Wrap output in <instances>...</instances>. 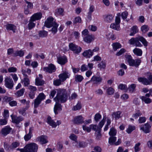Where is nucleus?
I'll return each instance as SVG.
<instances>
[{"mask_svg": "<svg viewBox=\"0 0 152 152\" xmlns=\"http://www.w3.org/2000/svg\"><path fill=\"white\" fill-rule=\"evenodd\" d=\"M118 88L121 90H124L125 92H127L128 91V88L125 85L121 84L118 86Z\"/></svg>", "mask_w": 152, "mask_h": 152, "instance_id": "obj_44", "label": "nucleus"}, {"mask_svg": "<svg viewBox=\"0 0 152 152\" xmlns=\"http://www.w3.org/2000/svg\"><path fill=\"white\" fill-rule=\"evenodd\" d=\"M116 130L114 128L112 127L110 129V131L109 133V134L111 136H115L116 135Z\"/></svg>", "mask_w": 152, "mask_h": 152, "instance_id": "obj_43", "label": "nucleus"}, {"mask_svg": "<svg viewBox=\"0 0 152 152\" xmlns=\"http://www.w3.org/2000/svg\"><path fill=\"white\" fill-rule=\"evenodd\" d=\"M43 70L46 72L51 73L55 71L56 69L55 66L52 64H50L48 67H44Z\"/></svg>", "mask_w": 152, "mask_h": 152, "instance_id": "obj_8", "label": "nucleus"}, {"mask_svg": "<svg viewBox=\"0 0 152 152\" xmlns=\"http://www.w3.org/2000/svg\"><path fill=\"white\" fill-rule=\"evenodd\" d=\"M20 145L19 142H13L11 145H10V149H15L18 147Z\"/></svg>", "mask_w": 152, "mask_h": 152, "instance_id": "obj_41", "label": "nucleus"}, {"mask_svg": "<svg viewBox=\"0 0 152 152\" xmlns=\"http://www.w3.org/2000/svg\"><path fill=\"white\" fill-rule=\"evenodd\" d=\"M57 61L59 64L64 65L67 62V58L65 56H59L57 58Z\"/></svg>", "mask_w": 152, "mask_h": 152, "instance_id": "obj_14", "label": "nucleus"}, {"mask_svg": "<svg viewBox=\"0 0 152 152\" xmlns=\"http://www.w3.org/2000/svg\"><path fill=\"white\" fill-rule=\"evenodd\" d=\"M38 140L42 144H45L48 142L47 137L44 135H42L38 138Z\"/></svg>", "mask_w": 152, "mask_h": 152, "instance_id": "obj_20", "label": "nucleus"}, {"mask_svg": "<svg viewBox=\"0 0 152 152\" xmlns=\"http://www.w3.org/2000/svg\"><path fill=\"white\" fill-rule=\"evenodd\" d=\"M69 47L71 50L73 51L74 53L76 54L80 53L82 50L81 48L72 43L69 44Z\"/></svg>", "mask_w": 152, "mask_h": 152, "instance_id": "obj_7", "label": "nucleus"}, {"mask_svg": "<svg viewBox=\"0 0 152 152\" xmlns=\"http://www.w3.org/2000/svg\"><path fill=\"white\" fill-rule=\"evenodd\" d=\"M78 144L79 145V148H84L87 146L86 144L84 142L80 141L78 142Z\"/></svg>", "mask_w": 152, "mask_h": 152, "instance_id": "obj_61", "label": "nucleus"}, {"mask_svg": "<svg viewBox=\"0 0 152 152\" xmlns=\"http://www.w3.org/2000/svg\"><path fill=\"white\" fill-rule=\"evenodd\" d=\"M48 32L45 31H39L38 34L39 37H46L48 35Z\"/></svg>", "mask_w": 152, "mask_h": 152, "instance_id": "obj_33", "label": "nucleus"}, {"mask_svg": "<svg viewBox=\"0 0 152 152\" xmlns=\"http://www.w3.org/2000/svg\"><path fill=\"white\" fill-rule=\"evenodd\" d=\"M138 80L140 82L142 83L143 84L145 85H150L148 79L143 77H139L138 78Z\"/></svg>", "mask_w": 152, "mask_h": 152, "instance_id": "obj_19", "label": "nucleus"}, {"mask_svg": "<svg viewBox=\"0 0 152 152\" xmlns=\"http://www.w3.org/2000/svg\"><path fill=\"white\" fill-rule=\"evenodd\" d=\"M128 15V13L127 11H124L121 13V17L123 20H125L127 18V16Z\"/></svg>", "mask_w": 152, "mask_h": 152, "instance_id": "obj_60", "label": "nucleus"}, {"mask_svg": "<svg viewBox=\"0 0 152 152\" xmlns=\"http://www.w3.org/2000/svg\"><path fill=\"white\" fill-rule=\"evenodd\" d=\"M133 102L136 106L139 105L140 104V102L139 101V99L137 98H134L133 100Z\"/></svg>", "mask_w": 152, "mask_h": 152, "instance_id": "obj_64", "label": "nucleus"}, {"mask_svg": "<svg viewBox=\"0 0 152 152\" xmlns=\"http://www.w3.org/2000/svg\"><path fill=\"white\" fill-rule=\"evenodd\" d=\"M37 150L38 146L34 143L27 144L23 148H18L17 149L20 152H37Z\"/></svg>", "mask_w": 152, "mask_h": 152, "instance_id": "obj_2", "label": "nucleus"}, {"mask_svg": "<svg viewBox=\"0 0 152 152\" xmlns=\"http://www.w3.org/2000/svg\"><path fill=\"white\" fill-rule=\"evenodd\" d=\"M140 98L141 99L142 101L146 104H149L152 102L151 100L150 99L146 97V96H142Z\"/></svg>", "mask_w": 152, "mask_h": 152, "instance_id": "obj_36", "label": "nucleus"}, {"mask_svg": "<svg viewBox=\"0 0 152 152\" xmlns=\"http://www.w3.org/2000/svg\"><path fill=\"white\" fill-rule=\"evenodd\" d=\"M33 127L30 128L29 133L26 134L24 137V139L25 141H28L31 139L32 136V131L33 130Z\"/></svg>", "mask_w": 152, "mask_h": 152, "instance_id": "obj_21", "label": "nucleus"}, {"mask_svg": "<svg viewBox=\"0 0 152 152\" xmlns=\"http://www.w3.org/2000/svg\"><path fill=\"white\" fill-rule=\"evenodd\" d=\"M81 108V106L80 103H78L77 105L74 106L73 107V110H76L80 109Z\"/></svg>", "mask_w": 152, "mask_h": 152, "instance_id": "obj_59", "label": "nucleus"}, {"mask_svg": "<svg viewBox=\"0 0 152 152\" xmlns=\"http://www.w3.org/2000/svg\"><path fill=\"white\" fill-rule=\"evenodd\" d=\"M47 123L53 127L55 128L57 126L56 123L51 119L50 116H48L47 118Z\"/></svg>", "mask_w": 152, "mask_h": 152, "instance_id": "obj_23", "label": "nucleus"}, {"mask_svg": "<svg viewBox=\"0 0 152 152\" xmlns=\"http://www.w3.org/2000/svg\"><path fill=\"white\" fill-rule=\"evenodd\" d=\"M112 46L114 51H116L117 49L121 47V45L118 42L114 43L112 44Z\"/></svg>", "mask_w": 152, "mask_h": 152, "instance_id": "obj_32", "label": "nucleus"}, {"mask_svg": "<svg viewBox=\"0 0 152 152\" xmlns=\"http://www.w3.org/2000/svg\"><path fill=\"white\" fill-rule=\"evenodd\" d=\"M70 75L69 74L68 72L65 71L62 73L59 74L58 75V77L62 82L65 81L66 79L69 77Z\"/></svg>", "mask_w": 152, "mask_h": 152, "instance_id": "obj_12", "label": "nucleus"}, {"mask_svg": "<svg viewBox=\"0 0 152 152\" xmlns=\"http://www.w3.org/2000/svg\"><path fill=\"white\" fill-rule=\"evenodd\" d=\"M25 89L22 88L20 90L18 91L15 94L18 97H20L22 96L24 92Z\"/></svg>", "mask_w": 152, "mask_h": 152, "instance_id": "obj_48", "label": "nucleus"}, {"mask_svg": "<svg viewBox=\"0 0 152 152\" xmlns=\"http://www.w3.org/2000/svg\"><path fill=\"white\" fill-rule=\"evenodd\" d=\"M83 79V77L80 75H77L75 76V80L76 82H80Z\"/></svg>", "mask_w": 152, "mask_h": 152, "instance_id": "obj_51", "label": "nucleus"}, {"mask_svg": "<svg viewBox=\"0 0 152 152\" xmlns=\"http://www.w3.org/2000/svg\"><path fill=\"white\" fill-rule=\"evenodd\" d=\"M42 14L40 12L34 13L31 17V20L35 21L36 20H39L42 18Z\"/></svg>", "mask_w": 152, "mask_h": 152, "instance_id": "obj_17", "label": "nucleus"}, {"mask_svg": "<svg viewBox=\"0 0 152 152\" xmlns=\"http://www.w3.org/2000/svg\"><path fill=\"white\" fill-rule=\"evenodd\" d=\"M5 86L9 89H12L14 85L12 80L10 78L7 77L5 78Z\"/></svg>", "mask_w": 152, "mask_h": 152, "instance_id": "obj_6", "label": "nucleus"}, {"mask_svg": "<svg viewBox=\"0 0 152 152\" xmlns=\"http://www.w3.org/2000/svg\"><path fill=\"white\" fill-rule=\"evenodd\" d=\"M107 92L109 95H113L114 93V90L112 88L110 87L107 88Z\"/></svg>", "mask_w": 152, "mask_h": 152, "instance_id": "obj_50", "label": "nucleus"}, {"mask_svg": "<svg viewBox=\"0 0 152 152\" xmlns=\"http://www.w3.org/2000/svg\"><path fill=\"white\" fill-rule=\"evenodd\" d=\"M120 13H118L117 14L118 16H116L115 19V23H117V24L120 25Z\"/></svg>", "mask_w": 152, "mask_h": 152, "instance_id": "obj_55", "label": "nucleus"}, {"mask_svg": "<svg viewBox=\"0 0 152 152\" xmlns=\"http://www.w3.org/2000/svg\"><path fill=\"white\" fill-rule=\"evenodd\" d=\"M57 94L54 99L56 102L64 103L67 100L68 95L67 92L64 89H58L57 90Z\"/></svg>", "mask_w": 152, "mask_h": 152, "instance_id": "obj_1", "label": "nucleus"}, {"mask_svg": "<svg viewBox=\"0 0 152 152\" xmlns=\"http://www.w3.org/2000/svg\"><path fill=\"white\" fill-rule=\"evenodd\" d=\"M142 113L140 112V110H137L136 113L132 115V117L135 119H137L138 117L141 116Z\"/></svg>", "mask_w": 152, "mask_h": 152, "instance_id": "obj_47", "label": "nucleus"}, {"mask_svg": "<svg viewBox=\"0 0 152 152\" xmlns=\"http://www.w3.org/2000/svg\"><path fill=\"white\" fill-rule=\"evenodd\" d=\"M82 55L83 56L87 58H89L93 55V52L91 49L85 50L83 53Z\"/></svg>", "mask_w": 152, "mask_h": 152, "instance_id": "obj_16", "label": "nucleus"}, {"mask_svg": "<svg viewBox=\"0 0 152 152\" xmlns=\"http://www.w3.org/2000/svg\"><path fill=\"white\" fill-rule=\"evenodd\" d=\"M151 127V126L148 123H146L144 125H142L140 126V129L142 130L145 133H147L150 132V129Z\"/></svg>", "mask_w": 152, "mask_h": 152, "instance_id": "obj_13", "label": "nucleus"}, {"mask_svg": "<svg viewBox=\"0 0 152 152\" xmlns=\"http://www.w3.org/2000/svg\"><path fill=\"white\" fill-rule=\"evenodd\" d=\"M94 40V37L92 35H87L84 38V41L87 43H90Z\"/></svg>", "mask_w": 152, "mask_h": 152, "instance_id": "obj_22", "label": "nucleus"}, {"mask_svg": "<svg viewBox=\"0 0 152 152\" xmlns=\"http://www.w3.org/2000/svg\"><path fill=\"white\" fill-rule=\"evenodd\" d=\"M12 129V128L10 127L9 126H5L1 129L0 133L2 135L5 136L10 133Z\"/></svg>", "mask_w": 152, "mask_h": 152, "instance_id": "obj_9", "label": "nucleus"}, {"mask_svg": "<svg viewBox=\"0 0 152 152\" xmlns=\"http://www.w3.org/2000/svg\"><path fill=\"white\" fill-rule=\"evenodd\" d=\"M132 32L129 35L131 36H134V34L138 32L137 27L136 26H133L131 28Z\"/></svg>", "mask_w": 152, "mask_h": 152, "instance_id": "obj_38", "label": "nucleus"}, {"mask_svg": "<svg viewBox=\"0 0 152 152\" xmlns=\"http://www.w3.org/2000/svg\"><path fill=\"white\" fill-rule=\"evenodd\" d=\"M84 120L83 118L81 115H79L74 118L73 122L75 124L79 125L84 123Z\"/></svg>", "mask_w": 152, "mask_h": 152, "instance_id": "obj_11", "label": "nucleus"}, {"mask_svg": "<svg viewBox=\"0 0 152 152\" xmlns=\"http://www.w3.org/2000/svg\"><path fill=\"white\" fill-rule=\"evenodd\" d=\"M62 81L59 78V79H56L53 81V84L56 86H59L61 83Z\"/></svg>", "mask_w": 152, "mask_h": 152, "instance_id": "obj_52", "label": "nucleus"}, {"mask_svg": "<svg viewBox=\"0 0 152 152\" xmlns=\"http://www.w3.org/2000/svg\"><path fill=\"white\" fill-rule=\"evenodd\" d=\"M15 26L12 24H8L6 25V28L7 30H12L14 32H15Z\"/></svg>", "mask_w": 152, "mask_h": 152, "instance_id": "obj_31", "label": "nucleus"}, {"mask_svg": "<svg viewBox=\"0 0 152 152\" xmlns=\"http://www.w3.org/2000/svg\"><path fill=\"white\" fill-rule=\"evenodd\" d=\"M102 78L100 77L94 75L91 78L90 81H91L94 84H99L102 82Z\"/></svg>", "mask_w": 152, "mask_h": 152, "instance_id": "obj_15", "label": "nucleus"}, {"mask_svg": "<svg viewBox=\"0 0 152 152\" xmlns=\"http://www.w3.org/2000/svg\"><path fill=\"white\" fill-rule=\"evenodd\" d=\"M45 98V96L43 93L39 94L34 101V108H37L41 101Z\"/></svg>", "mask_w": 152, "mask_h": 152, "instance_id": "obj_4", "label": "nucleus"}, {"mask_svg": "<svg viewBox=\"0 0 152 152\" xmlns=\"http://www.w3.org/2000/svg\"><path fill=\"white\" fill-rule=\"evenodd\" d=\"M12 99V98L11 97H8L6 96H5L3 98V100L6 102H10Z\"/></svg>", "mask_w": 152, "mask_h": 152, "instance_id": "obj_63", "label": "nucleus"}, {"mask_svg": "<svg viewBox=\"0 0 152 152\" xmlns=\"http://www.w3.org/2000/svg\"><path fill=\"white\" fill-rule=\"evenodd\" d=\"M24 54V52L23 50H17L13 53L12 56L14 57L19 56L20 57L23 56Z\"/></svg>", "mask_w": 152, "mask_h": 152, "instance_id": "obj_26", "label": "nucleus"}, {"mask_svg": "<svg viewBox=\"0 0 152 152\" xmlns=\"http://www.w3.org/2000/svg\"><path fill=\"white\" fill-rule=\"evenodd\" d=\"M110 27L115 30L119 31L120 30V25L115 23H112L110 25Z\"/></svg>", "mask_w": 152, "mask_h": 152, "instance_id": "obj_28", "label": "nucleus"}, {"mask_svg": "<svg viewBox=\"0 0 152 152\" xmlns=\"http://www.w3.org/2000/svg\"><path fill=\"white\" fill-rule=\"evenodd\" d=\"M12 122L18 124L21 121L23 120V118L21 117H12Z\"/></svg>", "mask_w": 152, "mask_h": 152, "instance_id": "obj_24", "label": "nucleus"}, {"mask_svg": "<svg viewBox=\"0 0 152 152\" xmlns=\"http://www.w3.org/2000/svg\"><path fill=\"white\" fill-rule=\"evenodd\" d=\"M64 10L63 9L60 8L57 9V15H61L62 16H63L64 15Z\"/></svg>", "mask_w": 152, "mask_h": 152, "instance_id": "obj_53", "label": "nucleus"}, {"mask_svg": "<svg viewBox=\"0 0 152 152\" xmlns=\"http://www.w3.org/2000/svg\"><path fill=\"white\" fill-rule=\"evenodd\" d=\"M114 16L111 14L107 15L104 18V21L108 23H110L113 20Z\"/></svg>", "mask_w": 152, "mask_h": 152, "instance_id": "obj_29", "label": "nucleus"}, {"mask_svg": "<svg viewBox=\"0 0 152 152\" xmlns=\"http://www.w3.org/2000/svg\"><path fill=\"white\" fill-rule=\"evenodd\" d=\"M149 28L148 26L146 25H144L141 28V30L143 33H145L147 32Z\"/></svg>", "mask_w": 152, "mask_h": 152, "instance_id": "obj_42", "label": "nucleus"}, {"mask_svg": "<svg viewBox=\"0 0 152 152\" xmlns=\"http://www.w3.org/2000/svg\"><path fill=\"white\" fill-rule=\"evenodd\" d=\"M101 117L102 116L99 113H96L95 115L94 120L96 122H98Z\"/></svg>", "mask_w": 152, "mask_h": 152, "instance_id": "obj_54", "label": "nucleus"}, {"mask_svg": "<svg viewBox=\"0 0 152 152\" xmlns=\"http://www.w3.org/2000/svg\"><path fill=\"white\" fill-rule=\"evenodd\" d=\"M69 138L70 139L74 141H76L77 140V137L73 134H71L69 136Z\"/></svg>", "mask_w": 152, "mask_h": 152, "instance_id": "obj_62", "label": "nucleus"}, {"mask_svg": "<svg viewBox=\"0 0 152 152\" xmlns=\"http://www.w3.org/2000/svg\"><path fill=\"white\" fill-rule=\"evenodd\" d=\"M116 140V137L115 136H111L109 138V143L111 145H115V141Z\"/></svg>", "mask_w": 152, "mask_h": 152, "instance_id": "obj_35", "label": "nucleus"}, {"mask_svg": "<svg viewBox=\"0 0 152 152\" xmlns=\"http://www.w3.org/2000/svg\"><path fill=\"white\" fill-rule=\"evenodd\" d=\"M81 20V18L80 17H78L75 18L74 20L73 21V23L74 24L77 23H80Z\"/></svg>", "mask_w": 152, "mask_h": 152, "instance_id": "obj_58", "label": "nucleus"}, {"mask_svg": "<svg viewBox=\"0 0 152 152\" xmlns=\"http://www.w3.org/2000/svg\"><path fill=\"white\" fill-rule=\"evenodd\" d=\"M133 52L135 55L137 56H141L142 54V50L137 48H135L133 50Z\"/></svg>", "mask_w": 152, "mask_h": 152, "instance_id": "obj_37", "label": "nucleus"}, {"mask_svg": "<svg viewBox=\"0 0 152 152\" xmlns=\"http://www.w3.org/2000/svg\"><path fill=\"white\" fill-rule=\"evenodd\" d=\"M135 129V127L134 126L129 125L128 128L126 129V132L128 134H130Z\"/></svg>", "mask_w": 152, "mask_h": 152, "instance_id": "obj_45", "label": "nucleus"}, {"mask_svg": "<svg viewBox=\"0 0 152 152\" xmlns=\"http://www.w3.org/2000/svg\"><path fill=\"white\" fill-rule=\"evenodd\" d=\"M126 52V50L124 48L121 49L116 54L117 56H119L121 55L122 54Z\"/></svg>", "mask_w": 152, "mask_h": 152, "instance_id": "obj_57", "label": "nucleus"}, {"mask_svg": "<svg viewBox=\"0 0 152 152\" xmlns=\"http://www.w3.org/2000/svg\"><path fill=\"white\" fill-rule=\"evenodd\" d=\"M140 145V143L138 142L137 144H136L134 147V151L135 152H137L140 151V148L139 147V146Z\"/></svg>", "mask_w": 152, "mask_h": 152, "instance_id": "obj_56", "label": "nucleus"}, {"mask_svg": "<svg viewBox=\"0 0 152 152\" xmlns=\"http://www.w3.org/2000/svg\"><path fill=\"white\" fill-rule=\"evenodd\" d=\"M136 85L135 84H131L128 88L129 92L130 93H132L135 91Z\"/></svg>", "mask_w": 152, "mask_h": 152, "instance_id": "obj_34", "label": "nucleus"}, {"mask_svg": "<svg viewBox=\"0 0 152 152\" xmlns=\"http://www.w3.org/2000/svg\"><path fill=\"white\" fill-rule=\"evenodd\" d=\"M90 127L91 129H92L96 132H97V131H99V130L100 129H99V127L96 125L91 124L90 125Z\"/></svg>", "mask_w": 152, "mask_h": 152, "instance_id": "obj_49", "label": "nucleus"}, {"mask_svg": "<svg viewBox=\"0 0 152 152\" xmlns=\"http://www.w3.org/2000/svg\"><path fill=\"white\" fill-rule=\"evenodd\" d=\"M125 57L126 61L131 66H134L137 67L141 62V60L140 59H133L132 56L130 55H126Z\"/></svg>", "mask_w": 152, "mask_h": 152, "instance_id": "obj_3", "label": "nucleus"}, {"mask_svg": "<svg viewBox=\"0 0 152 152\" xmlns=\"http://www.w3.org/2000/svg\"><path fill=\"white\" fill-rule=\"evenodd\" d=\"M58 26V25L57 23L55 24V25L52 26L53 27L52 28L50 31H52V33H53V34H55L57 32Z\"/></svg>", "mask_w": 152, "mask_h": 152, "instance_id": "obj_46", "label": "nucleus"}, {"mask_svg": "<svg viewBox=\"0 0 152 152\" xmlns=\"http://www.w3.org/2000/svg\"><path fill=\"white\" fill-rule=\"evenodd\" d=\"M121 112L120 111L113 112L112 114L113 118H115V120L118 119L121 117Z\"/></svg>", "mask_w": 152, "mask_h": 152, "instance_id": "obj_25", "label": "nucleus"}, {"mask_svg": "<svg viewBox=\"0 0 152 152\" xmlns=\"http://www.w3.org/2000/svg\"><path fill=\"white\" fill-rule=\"evenodd\" d=\"M62 106L61 104L58 102H56L54 108V111L55 114L58 113L57 111H60L62 110Z\"/></svg>", "mask_w": 152, "mask_h": 152, "instance_id": "obj_18", "label": "nucleus"}, {"mask_svg": "<svg viewBox=\"0 0 152 152\" xmlns=\"http://www.w3.org/2000/svg\"><path fill=\"white\" fill-rule=\"evenodd\" d=\"M34 21L31 20V18H30L28 24V28L29 29L31 30L35 27V24L33 22Z\"/></svg>", "mask_w": 152, "mask_h": 152, "instance_id": "obj_40", "label": "nucleus"}, {"mask_svg": "<svg viewBox=\"0 0 152 152\" xmlns=\"http://www.w3.org/2000/svg\"><path fill=\"white\" fill-rule=\"evenodd\" d=\"M106 66V62L105 61H102L97 65L98 67L100 69H104Z\"/></svg>", "mask_w": 152, "mask_h": 152, "instance_id": "obj_39", "label": "nucleus"}, {"mask_svg": "<svg viewBox=\"0 0 152 152\" xmlns=\"http://www.w3.org/2000/svg\"><path fill=\"white\" fill-rule=\"evenodd\" d=\"M45 83V81L39 77H37L35 79V84L38 86H41Z\"/></svg>", "mask_w": 152, "mask_h": 152, "instance_id": "obj_27", "label": "nucleus"}, {"mask_svg": "<svg viewBox=\"0 0 152 152\" xmlns=\"http://www.w3.org/2000/svg\"><path fill=\"white\" fill-rule=\"evenodd\" d=\"M22 81L23 83L25 86H27L29 84L30 80L28 78V75H26L25 77H24V78L22 80Z\"/></svg>", "mask_w": 152, "mask_h": 152, "instance_id": "obj_30", "label": "nucleus"}, {"mask_svg": "<svg viewBox=\"0 0 152 152\" xmlns=\"http://www.w3.org/2000/svg\"><path fill=\"white\" fill-rule=\"evenodd\" d=\"M56 23L55 22L53 21V18L52 17L48 18L45 21L44 26L48 28H49L53 26Z\"/></svg>", "mask_w": 152, "mask_h": 152, "instance_id": "obj_10", "label": "nucleus"}, {"mask_svg": "<svg viewBox=\"0 0 152 152\" xmlns=\"http://www.w3.org/2000/svg\"><path fill=\"white\" fill-rule=\"evenodd\" d=\"M135 45L136 46L141 47L142 46L141 44L139 42L140 41L141 42L145 47L147 46L148 42L146 39L142 37H136Z\"/></svg>", "mask_w": 152, "mask_h": 152, "instance_id": "obj_5", "label": "nucleus"}]
</instances>
